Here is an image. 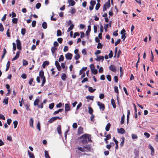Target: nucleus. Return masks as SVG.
<instances>
[{"mask_svg":"<svg viewBox=\"0 0 158 158\" xmlns=\"http://www.w3.org/2000/svg\"><path fill=\"white\" fill-rule=\"evenodd\" d=\"M79 139H82L79 142H81L83 144H87L88 142H92L91 135L88 134H85L80 137Z\"/></svg>","mask_w":158,"mask_h":158,"instance_id":"obj_1","label":"nucleus"},{"mask_svg":"<svg viewBox=\"0 0 158 158\" xmlns=\"http://www.w3.org/2000/svg\"><path fill=\"white\" fill-rule=\"evenodd\" d=\"M40 102L39 99L38 98H36L34 102V105L38 106L39 108L42 109L43 108L44 105L43 103H41L39 105V103Z\"/></svg>","mask_w":158,"mask_h":158,"instance_id":"obj_2","label":"nucleus"},{"mask_svg":"<svg viewBox=\"0 0 158 158\" xmlns=\"http://www.w3.org/2000/svg\"><path fill=\"white\" fill-rule=\"evenodd\" d=\"M110 6V0H108L107 2L104 4L103 9V11H105L107 10V8H109Z\"/></svg>","mask_w":158,"mask_h":158,"instance_id":"obj_3","label":"nucleus"},{"mask_svg":"<svg viewBox=\"0 0 158 158\" xmlns=\"http://www.w3.org/2000/svg\"><path fill=\"white\" fill-rule=\"evenodd\" d=\"M98 105L99 106V108L101 110L104 111L105 108V106L104 104L102 102H98L97 103Z\"/></svg>","mask_w":158,"mask_h":158,"instance_id":"obj_4","label":"nucleus"},{"mask_svg":"<svg viewBox=\"0 0 158 158\" xmlns=\"http://www.w3.org/2000/svg\"><path fill=\"white\" fill-rule=\"evenodd\" d=\"M16 45L18 49L20 50H21L22 47L21 45V42L19 40L17 39L16 40Z\"/></svg>","mask_w":158,"mask_h":158,"instance_id":"obj_5","label":"nucleus"},{"mask_svg":"<svg viewBox=\"0 0 158 158\" xmlns=\"http://www.w3.org/2000/svg\"><path fill=\"white\" fill-rule=\"evenodd\" d=\"M84 148L85 149L87 150H86V152H90L91 149L92 147L91 144H86L84 146Z\"/></svg>","mask_w":158,"mask_h":158,"instance_id":"obj_6","label":"nucleus"},{"mask_svg":"<svg viewBox=\"0 0 158 158\" xmlns=\"http://www.w3.org/2000/svg\"><path fill=\"white\" fill-rule=\"evenodd\" d=\"M73 57V54L69 52L67 53L65 55V57L66 59L70 60L72 59Z\"/></svg>","mask_w":158,"mask_h":158,"instance_id":"obj_7","label":"nucleus"},{"mask_svg":"<svg viewBox=\"0 0 158 158\" xmlns=\"http://www.w3.org/2000/svg\"><path fill=\"white\" fill-rule=\"evenodd\" d=\"M84 133L83 129L81 127H79L77 130V134L80 135Z\"/></svg>","mask_w":158,"mask_h":158,"instance_id":"obj_8","label":"nucleus"},{"mask_svg":"<svg viewBox=\"0 0 158 158\" xmlns=\"http://www.w3.org/2000/svg\"><path fill=\"white\" fill-rule=\"evenodd\" d=\"M20 52V51H18L16 53L15 56L12 59V61L18 59L19 56Z\"/></svg>","mask_w":158,"mask_h":158,"instance_id":"obj_9","label":"nucleus"},{"mask_svg":"<svg viewBox=\"0 0 158 158\" xmlns=\"http://www.w3.org/2000/svg\"><path fill=\"white\" fill-rule=\"evenodd\" d=\"M109 69L111 71L115 73L116 71V67L115 66L113 65H111L110 67H109Z\"/></svg>","mask_w":158,"mask_h":158,"instance_id":"obj_10","label":"nucleus"},{"mask_svg":"<svg viewBox=\"0 0 158 158\" xmlns=\"http://www.w3.org/2000/svg\"><path fill=\"white\" fill-rule=\"evenodd\" d=\"M39 77H40L41 79L44 78V77H45V76H44V71L43 70H41L40 71Z\"/></svg>","mask_w":158,"mask_h":158,"instance_id":"obj_11","label":"nucleus"},{"mask_svg":"<svg viewBox=\"0 0 158 158\" xmlns=\"http://www.w3.org/2000/svg\"><path fill=\"white\" fill-rule=\"evenodd\" d=\"M68 2L69 4L68 6H73L75 4V2L73 0H68Z\"/></svg>","mask_w":158,"mask_h":158,"instance_id":"obj_12","label":"nucleus"},{"mask_svg":"<svg viewBox=\"0 0 158 158\" xmlns=\"http://www.w3.org/2000/svg\"><path fill=\"white\" fill-rule=\"evenodd\" d=\"M118 132L119 133L121 134H123L125 132V130L123 128L118 129Z\"/></svg>","mask_w":158,"mask_h":158,"instance_id":"obj_13","label":"nucleus"},{"mask_svg":"<svg viewBox=\"0 0 158 158\" xmlns=\"http://www.w3.org/2000/svg\"><path fill=\"white\" fill-rule=\"evenodd\" d=\"M55 64L58 70L59 71H60L61 70V67L59 63L57 61H55Z\"/></svg>","mask_w":158,"mask_h":158,"instance_id":"obj_14","label":"nucleus"},{"mask_svg":"<svg viewBox=\"0 0 158 158\" xmlns=\"http://www.w3.org/2000/svg\"><path fill=\"white\" fill-rule=\"evenodd\" d=\"M91 31V26L89 25L88 26V30L85 32V34L87 36H88Z\"/></svg>","mask_w":158,"mask_h":158,"instance_id":"obj_15","label":"nucleus"},{"mask_svg":"<svg viewBox=\"0 0 158 158\" xmlns=\"http://www.w3.org/2000/svg\"><path fill=\"white\" fill-rule=\"evenodd\" d=\"M70 110V105L68 104H66L65 105V111H68Z\"/></svg>","mask_w":158,"mask_h":158,"instance_id":"obj_16","label":"nucleus"},{"mask_svg":"<svg viewBox=\"0 0 158 158\" xmlns=\"http://www.w3.org/2000/svg\"><path fill=\"white\" fill-rule=\"evenodd\" d=\"M7 51L5 49V48H4L3 49V54H2V57H1V62H2V59L4 58L5 55Z\"/></svg>","mask_w":158,"mask_h":158,"instance_id":"obj_17","label":"nucleus"},{"mask_svg":"<svg viewBox=\"0 0 158 158\" xmlns=\"http://www.w3.org/2000/svg\"><path fill=\"white\" fill-rule=\"evenodd\" d=\"M111 104L112 105L113 107L114 108H115L116 107V105L115 104V102L113 98H112L111 99Z\"/></svg>","mask_w":158,"mask_h":158,"instance_id":"obj_18","label":"nucleus"},{"mask_svg":"<svg viewBox=\"0 0 158 158\" xmlns=\"http://www.w3.org/2000/svg\"><path fill=\"white\" fill-rule=\"evenodd\" d=\"M27 152L30 158H35V156L33 153L31 152L29 150Z\"/></svg>","mask_w":158,"mask_h":158,"instance_id":"obj_19","label":"nucleus"},{"mask_svg":"<svg viewBox=\"0 0 158 158\" xmlns=\"http://www.w3.org/2000/svg\"><path fill=\"white\" fill-rule=\"evenodd\" d=\"M9 98L6 97L5 98L3 99V103H5L6 105H7L8 103Z\"/></svg>","mask_w":158,"mask_h":158,"instance_id":"obj_20","label":"nucleus"},{"mask_svg":"<svg viewBox=\"0 0 158 158\" xmlns=\"http://www.w3.org/2000/svg\"><path fill=\"white\" fill-rule=\"evenodd\" d=\"M149 148L150 149L151 151V155L152 156L153 155V154L154 153V149L153 147L151 145H149Z\"/></svg>","mask_w":158,"mask_h":158,"instance_id":"obj_21","label":"nucleus"},{"mask_svg":"<svg viewBox=\"0 0 158 158\" xmlns=\"http://www.w3.org/2000/svg\"><path fill=\"white\" fill-rule=\"evenodd\" d=\"M61 77L63 81H65L67 78V77L65 73H62V75L61 76Z\"/></svg>","mask_w":158,"mask_h":158,"instance_id":"obj_22","label":"nucleus"},{"mask_svg":"<svg viewBox=\"0 0 158 158\" xmlns=\"http://www.w3.org/2000/svg\"><path fill=\"white\" fill-rule=\"evenodd\" d=\"M57 130L58 134L59 135H61L62 132L61 131V126L60 125H59L57 127Z\"/></svg>","mask_w":158,"mask_h":158,"instance_id":"obj_23","label":"nucleus"},{"mask_svg":"<svg viewBox=\"0 0 158 158\" xmlns=\"http://www.w3.org/2000/svg\"><path fill=\"white\" fill-rule=\"evenodd\" d=\"M104 60V57L103 56H100L98 57L97 59H96V60L98 61H99L100 60H102V61L103 60Z\"/></svg>","mask_w":158,"mask_h":158,"instance_id":"obj_24","label":"nucleus"},{"mask_svg":"<svg viewBox=\"0 0 158 158\" xmlns=\"http://www.w3.org/2000/svg\"><path fill=\"white\" fill-rule=\"evenodd\" d=\"M49 64V62L48 61H44L43 62V63L42 64V66L44 68H45V66L46 65H48Z\"/></svg>","mask_w":158,"mask_h":158,"instance_id":"obj_25","label":"nucleus"},{"mask_svg":"<svg viewBox=\"0 0 158 158\" xmlns=\"http://www.w3.org/2000/svg\"><path fill=\"white\" fill-rule=\"evenodd\" d=\"M42 26L44 29H46L47 27V24L46 22H44L43 23Z\"/></svg>","mask_w":158,"mask_h":158,"instance_id":"obj_26","label":"nucleus"},{"mask_svg":"<svg viewBox=\"0 0 158 158\" xmlns=\"http://www.w3.org/2000/svg\"><path fill=\"white\" fill-rule=\"evenodd\" d=\"M74 26V25L73 24H71L69 27L68 28L67 31V32H69L70 31L72 30L73 29Z\"/></svg>","mask_w":158,"mask_h":158,"instance_id":"obj_27","label":"nucleus"},{"mask_svg":"<svg viewBox=\"0 0 158 158\" xmlns=\"http://www.w3.org/2000/svg\"><path fill=\"white\" fill-rule=\"evenodd\" d=\"M33 122L34 121L33 118H31L30 120V126L32 128H33L34 127Z\"/></svg>","mask_w":158,"mask_h":158,"instance_id":"obj_28","label":"nucleus"},{"mask_svg":"<svg viewBox=\"0 0 158 158\" xmlns=\"http://www.w3.org/2000/svg\"><path fill=\"white\" fill-rule=\"evenodd\" d=\"M77 149L82 152H86V150L85 149L84 147H79L77 148Z\"/></svg>","mask_w":158,"mask_h":158,"instance_id":"obj_29","label":"nucleus"},{"mask_svg":"<svg viewBox=\"0 0 158 158\" xmlns=\"http://www.w3.org/2000/svg\"><path fill=\"white\" fill-rule=\"evenodd\" d=\"M121 139H122V140L120 143V146L121 147H122L124 145L125 141V138L124 137H122Z\"/></svg>","mask_w":158,"mask_h":158,"instance_id":"obj_30","label":"nucleus"},{"mask_svg":"<svg viewBox=\"0 0 158 158\" xmlns=\"http://www.w3.org/2000/svg\"><path fill=\"white\" fill-rule=\"evenodd\" d=\"M110 127V123H108L105 129L106 131H109Z\"/></svg>","mask_w":158,"mask_h":158,"instance_id":"obj_31","label":"nucleus"},{"mask_svg":"<svg viewBox=\"0 0 158 158\" xmlns=\"http://www.w3.org/2000/svg\"><path fill=\"white\" fill-rule=\"evenodd\" d=\"M56 120L55 119V117H53L49 119V120L48 121V123H52L54 121H55Z\"/></svg>","mask_w":158,"mask_h":158,"instance_id":"obj_32","label":"nucleus"},{"mask_svg":"<svg viewBox=\"0 0 158 158\" xmlns=\"http://www.w3.org/2000/svg\"><path fill=\"white\" fill-rule=\"evenodd\" d=\"M10 61H8L7 62V64H6V71H7L9 69L10 65Z\"/></svg>","mask_w":158,"mask_h":158,"instance_id":"obj_33","label":"nucleus"},{"mask_svg":"<svg viewBox=\"0 0 158 158\" xmlns=\"http://www.w3.org/2000/svg\"><path fill=\"white\" fill-rule=\"evenodd\" d=\"M88 90L90 92L93 93L96 90V89H94L92 87H89Z\"/></svg>","mask_w":158,"mask_h":158,"instance_id":"obj_34","label":"nucleus"},{"mask_svg":"<svg viewBox=\"0 0 158 158\" xmlns=\"http://www.w3.org/2000/svg\"><path fill=\"white\" fill-rule=\"evenodd\" d=\"M45 157L46 158H50L48 151L46 150L44 151Z\"/></svg>","mask_w":158,"mask_h":158,"instance_id":"obj_35","label":"nucleus"},{"mask_svg":"<svg viewBox=\"0 0 158 158\" xmlns=\"http://www.w3.org/2000/svg\"><path fill=\"white\" fill-rule=\"evenodd\" d=\"M88 109H89V113L90 114H92L94 111L93 109L91 107H89V106L88 107Z\"/></svg>","mask_w":158,"mask_h":158,"instance_id":"obj_36","label":"nucleus"},{"mask_svg":"<svg viewBox=\"0 0 158 158\" xmlns=\"http://www.w3.org/2000/svg\"><path fill=\"white\" fill-rule=\"evenodd\" d=\"M26 29L25 28H23L21 29V33L23 35H24L25 34Z\"/></svg>","mask_w":158,"mask_h":158,"instance_id":"obj_37","label":"nucleus"},{"mask_svg":"<svg viewBox=\"0 0 158 158\" xmlns=\"http://www.w3.org/2000/svg\"><path fill=\"white\" fill-rule=\"evenodd\" d=\"M125 116L124 114L122 116L121 118V124H122L124 123Z\"/></svg>","mask_w":158,"mask_h":158,"instance_id":"obj_38","label":"nucleus"},{"mask_svg":"<svg viewBox=\"0 0 158 158\" xmlns=\"http://www.w3.org/2000/svg\"><path fill=\"white\" fill-rule=\"evenodd\" d=\"M42 79V83L41 85V86L43 87L44 86V84L46 82V78L44 77V78Z\"/></svg>","mask_w":158,"mask_h":158,"instance_id":"obj_39","label":"nucleus"},{"mask_svg":"<svg viewBox=\"0 0 158 158\" xmlns=\"http://www.w3.org/2000/svg\"><path fill=\"white\" fill-rule=\"evenodd\" d=\"M76 12V10L75 9L72 7L71 8V10L70 11V12L72 14H74Z\"/></svg>","mask_w":158,"mask_h":158,"instance_id":"obj_40","label":"nucleus"},{"mask_svg":"<svg viewBox=\"0 0 158 158\" xmlns=\"http://www.w3.org/2000/svg\"><path fill=\"white\" fill-rule=\"evenodd\" d=\"M103 47L102 44L100 43H99L98 44L97 46V48L98 49H102Z\"/></svg>","mask_w":158,"mask_h":158,"instance_id":"obj_41","label":"nucleus"},{"mask_svg":"<svg viewBox=\"0 0 158 158\" xmlns=\"http://www.w3.org/2000/svg\"><path fill=\"white\" fill-rule=\"evenodd\" d=\"M57 48H56V47H52L51 48V52L52 54H54L56 50H57Z\"/></svg>","mask_w":158,"mask_h":158,"instance_id":"obj_42","label":"nucleus"},{"mask_svg":"<svg viewBox=\"0 0 158 158\" xmlns=\"http://www.w3.org/2000/svg\"><path fill=\"white\" fill-rule=\"evenodd\" d=\"M18 19L16 18H14L12 19V22L15 24H17L18 23Z\"/></svg>","mask_w":158,"mask_h":158,"instance_id":"obj_43","label":"nucleus"},{"mask_svg":"<svg viewBox=\"0 0 158 158\" xmlns=\"http://www.w3.org/2000/svg\"><path fill=\"white\" fill-rule=\"evenodd\" d=\"M56 35L57 36H60L61 35V31L60 30H58L57 31Z\"/></svg>","mask_w":158,"mask_h":158,"instance_id":"obj_44","label":"nucleus"},{"mask_svg":"<svg viewBox=\"0 0 158 158\" xmlns=\"http://www.w3.org/2000/svg\"><path fill=\"white\" fill-rule=\"evenodd\" d=\"M94 96H88L86 97V98L88 99H89L91 100H93Z\"/></svg>","mask_w":158,"mask_h":158,"instance_id":"obj_45","label":"nucleus"},{"mask_svg":"<svg viewBox=\"0 0 158 158\" xmlns=\"http://www.w3.org/2000/svg\"><path fill=\"white\" fill-rule=\"evenodd\" d=\"M64 57L63 55H61L60 56V58L59 59V62H61V61H64Z\"/></svg>","mask_w":158,"mask_h":158,"instance_id":"obj_46","label":"nucleus"},{"mask_svg":"<svg viewBox=\"0 0 158 158\" xmlns=\"http://www.w3.org/2000/svg\"><path fill=\"white\" fill-rule=\"evenodd\" d=\"M4 30V28L2 24L1 23H0V31L3 32Z\"/></svg>","mask_w":158,"mask_h":158,"instance_id":"obj_47","label":"nucleus"},{"mask_svg":"<svg viewBox=\"0 0 158 158\" xmlns=\"http://www.w3.org/2000/svg\"><path fill=\"white\" fill-rule=\"evenodd\" d=\"M36 128L37 129H38L39 131H40L41 130L40 125L39 122L37 123L36 126Z\"/></svg>","mask_w":158,"mask_h":158,"instance_id":"obj_48","label":"nucleus"},{"mask_svg":"<svg viewBox=\"0 0 158 158\" xmlns=\"http://www.w3.org/2000/svg\"><path fill=\"white\" fill-rule=\"evenodd\" d=\"M80 55L79 54H77V55H76L74 56V57L75 60H77L78 59H79L80 58Z\"/></svg>","mask_w":158,"mask_h":158,"instance_id":"obj_49","label":"nucleus"},{"mask_svg":"<svg viewBox=\"0 0 158 158\" xmlns=\"http://www.w3.org/2000/svg\"><path fill=\"white\" fill-rule=\"evenodd\" d=\"M100 6L101 5L99 3H98L97 4L95 7V9L96 10H98L99 9V8H100Z\"/></svg>","mask_w":158,"mask_h":158,"instance_id":"obj_50","label":"nucleus"},{"mask_svg":"<svg viewBox=\"0 0 158 158\" xmlns=\"http://www.w3.org/2000/svg\"><path fill=\"white\" fill-rule=\"evenodd\" d=\"M96 3V2L95 1H91L90 2V5L93 6H94Z\"/></svg>","mask_w":158,"mask_h":158,"instance_id":"obj_51","label":"nucleus"},{"mask_svg":"<svg viewBox=\"0 0 158 158\" xmlns=\"http://www.w3.org/2000/svg\"><path fill=\"white\" fill-rule=\"evenodd\" d=\"M91 71L92 73L94 75L97 74L98 73V70L96 69H93L91 70Z\"/></svg>","mask_w":158,"mask_h":158,"instance_id":"obj_52","label":"nucleus"},{"mask_svg":"<svg viewBox=\"0 0 158 158\" xmlns=\"http://www.w3.org/2000/svg\"><path fill=\"white\" fill-rule=\"evenodd\" d=\"M41 6V3L39 2H38V3H37L36 4V5H35V7L36 8V9H39L40 8V7Z\"/></svg>","mask_w":158,"mask_h":158,"instance_id":"obj_53","label":"nucleus"},{"mask_svg":"<svg viewBox=\"0 0 158 158\" xmlns=\"http://www.w3.org/2000/svg\"><path fill=\"white\" fill-rule=\"evenodd\" d=\"M81 52L82 54L84 55H86L87 54L86 49V48L83 49L82 50Z\"/></svg>","mask_w":158,"mask_h":158,"instance_id":"obj_54","label":"nucleus"},{"mask_svg":"<svg viewBox=\"0 0 158 158\" xmlns=\"http://www.w3.org/2000/svg\"><path fill=\"white\" fill-rule=\"evenodd\" d=\"M113 53L112 51V50H110V52L109 54V57L110 58H111L113 57Z\"/></svg>","mask_w":158,"mask_h":158,"instance_id":"obj_55","label":"nucleus"},{"mask_svg":"<svg viewBox=\"0 0 158 158\" xmlns=\"http://www.w3.org/2000/svg\"><path fill=\"white\" fill-rule=\"evenodd\" d=\"M106 78L109 81H111V76L110 75H109V74L107 75L106 76Z\"/></svg>","mask_w":158,"mask_h":158,"instance_id":"obj_56","label":"nucleus"},{"mask_svg":"<svg viewBox=\"0 0 158 158\" xmlns=\"http://www.w3.org/2000/svg\"><path fill=\"white\" fill-rule=\"evenodd\" d=\"M13 124L14 125V128H16L17 126L18 122L17 121L15 120L13 122Z\"/></svg>","mask_w":158,"mask_h":158,"instance_id":"obj_57","label":"nucleus"},{"mask_svg":"<svg viewBox=\"0 0 158 158\" xmlns=\"http://www.w3.org/2000/svg\"><path fill=\"white\" fill-rule=\"evenodd\" d=\"M80 35V34L78 32H75L74 34L73 38H75L77 36H78Z\"/></svg>","mask_w":158,"mask_h":158,"instance_id":"obj_58","label":"nucleus"},{"mask_svg":"<svg viewBox=\"0 0 158 158\" xmlns=\"http://www.w3.org/2000/svg\"><path fill=\"white\" fill-rule=\"evenodd\" d=\"M82 105V103H81V102H80L77 106L76 110H78L79 109V108Z\"/></svg>","mask_w":158,"mask_h":158,"instance_id":"obj_59","label":"nucleus"},{"mask_svg":"<svg viewBox=\"0 0 158 158\" xmlns=\"http://www.w3.org/2000/svg\"><path fill=\"white\" fill-rule=\"evenodd\" d=\"M117 58H118L119 56L121 54V51L120 49H119L118 51H117Z\"/></svg>","mask_w":158,"mask_h":158,"instance_id":"obj_60","label":"nucleus"},{"mask_svg":"<svg viewBox=\"0 0 158 158\" xmlns=\"http://www.w3.org/2000/svg\"><path fill=\"white\" fill-rule=\"evenodd\" d=\"M54 106V103H52L51 104H50L49 105V108L50 109H52L53 108V107Z\"/></svg>","mask_w":158,"mask_h":158,"instance_id":"obj_61","label":"nucleus"},{"mask_svg":"<svg viewBox=\"0 0 158 158\" xmlns=\"http://www.w3.org/2000/svg\"><path fill=\"white\" fill-rule=\"evenodd\" d=\"M9 31H10V29H7V30L6 31V33L7 36L9 37H10V32H9Z\"/></svg>","mask_w":158,"mask_h":158,"instance_id":"obj_62","label":"nucleus"},{"mask_svg":"<svg viewBox=\"0 0 158 158\" xmlns=\"http://www.w3.org/2000/svg\"><path fill=\"white\" fill-rule=\"evenodd\" d=\"M132 138L133 139H137L138 138V136L136 134H132L131 135Z\"/></svg>","mask_w":158,"mask_h":158,"instance_id":"obj_63","label":"nucleus"},{"mask_svg":"<svg viewBox=\"0 0 158 158\" xmlns=\"http://www.w3.org/2000/svg\"><path fill=\"white\" fill-rule=\"evenodd\" d=\"M108 27H109V24H105V25L104 26V29H105V32H107V28Z\"/></svg>","mask_w":158,"mask_h":158,"instance_id":"obj_64","label":"nucleus"}]
</instances>
